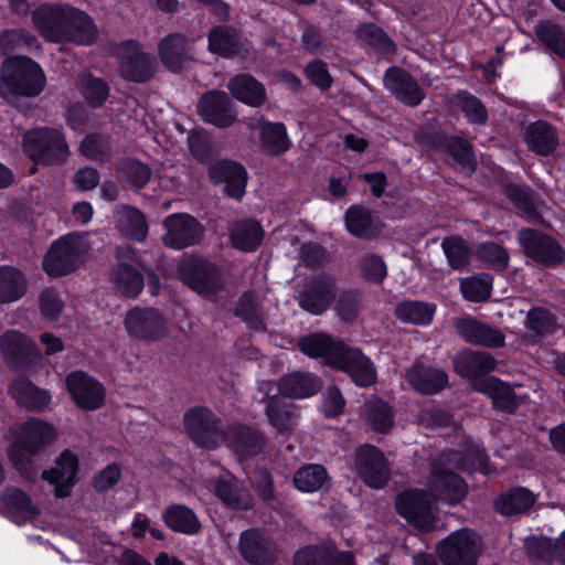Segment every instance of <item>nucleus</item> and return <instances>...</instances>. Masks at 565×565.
<instances>
[{
    "label": "nucleus",
    "mask_w": 565,
    "mask_h": 565,
    "mask_svg": "<svg viewBox=\"0 0 565 565\" xmlns=\"http://www.w3.org/2000/svg\"><path fill=\"white\" fill-rule=\"evenodd\" d=\"M0 81L12 96L36 97L46 84L41 65L25 55H12L1 64Z\"/></svg>",
    "instance_id": "nucleus-1"
},
{
    "label": "nucleus",
    "mask_w": 565,
    "mask_h": 565,
    "mask_svg": "<svg viewBox=\"0 0 565 565\" xmlns=\"http://www.w3.org/2000/svg\"><path fill=\"white\" fill-rule=\"evenodd\" d=\"M183 426L191 440L206 449L218 447L226 435L221 419L205 406L189 408L183 415Z\"/></svg>",
    "instance_id": "nucleus-2"
},
{
    "label": "nucleus",
    "mask_w": 565,
    "mask_h": 565,
    "mask_svg": "<svg viewBox=\"0 0 565 565\" xmlns=\"http://www.w3.org/2000/svg\"><path fill=\"white\" fill-rule=\"evenodd\" d=\"M179 275L184 285L204 297H212L223 288L220 269L204 258L183 257L179 264Z\"/></svg>",
    "instance_id": "nucleus-3"
},
{
    "label": "nucleus",
    "mask_w": 565,
    "mask_h": 565,
    "mask_svg": "<svg viewBox=\"0 0 565 565\" xmlns=\"http://www.w3.org/2000/svg\"><path fill=\"white\" fill-rule=\"evenodd\" d=\"M156 58L142 50L137 40H124L118 52V70L122 79L129 83L143 84L156 73Z\"/></svg>",
    "instance_id": "nucleus-4"
},
{
    "label": "nucleus",
    "mask_w": 565,
    "mask_h": 565,
    "mask_svg": "<svg viewBox=\"0 0 565 565\" xmlns=\"http://www.w3.org/2000/svg\"><path fill=\"white\" fill-rule=\"evenodd\" d=\"M86 252V245L79 236H64L52 244L43 262L44 269L53 277L67 275L78 266Z\"/></svg>",
    "instance_id": "nucleus-5"
},
{
    "label": "nucleus",
    "mask_w": 565,
    "mask_h": 565,
    "mask_svg": "<svg viewBox=\"0 0 565 565\" xmlns=\"http://www.w3.org/2000/svg\"><path fill=\"white\" fill-rule=\"evenodd\" d=\"M437 554L444 565H477L479 539L470 530H459L438 543Z\"/></svg>",
    "instance_id": "nucleus-6"
},
{
    "label": "nucleus",
    "mask_w": 565,
    "mask_h": 565,
    "mask_svg": "<svg viewBox=\"0 0 565 565\" xmlns=\"http://www.w3.org/2000/svg\"><path fill=\"white\" fill-rule=\"evenodd\" d=\"M354 467L360 479L372 489L384 488L391 479V468L384 452L373 445L356 448Z\"/></svg>",
    "instance_id": "nucleus-7"
},
{
    "label": "nucleus",
    "mask_w": 565,
    "mask_h": 565,
    "mask_svg": "<svg viewBox=\"0 0 565 565\" xmlns=\"http://www.w3.org/2000/svg\"><path fill=\"white\" fill-rule=\"evenodd\" d=\"M519 242L525 255L543 266L554 267L565 259V250L559 243L537 230H520Z\"/></svg>",
    "instance_id": "nucleus-8"
},
{
    "label": "nucleus",
    "mask_w": 565,
    "mask_h": 565,
    "mask_svg": "<svg viewBox=\"0 0 565 565\" xmlns=\"http://www.w3.org/2000/svg\"><path fill=\"white\" fill-rule=\"evenodd\" d=\"M201 119L216 128H228L237 120V113L231 96L220 89H210L198 102Z\"/></svg>",
    "instance_id": "nucleus-9"
},
{
    "label": "nucleus",
    "mask_w": 565,
    "mask_h": 565,
    "mask_svg": "<svg viewBox=\"0 0 565 565\" xmlns=\"http://www.w3.org/2000/svg\"><path fill=\"white\" fill-rule=\"evenodd\" d=\"M127 333L137 340L157 341L164 337L167 321L158 309L135 307L124 320Z\"/></svg>",
    "instance_id": "nucleus-10"
},
{
    "label": "nucleus",
    "mask_w": 565,
    "mask_h": 565,
    "mask_svg": "<svg viewBox=\"0 0 565 565\" xmlns=\"http://www.w3.org/2000/svg\"><path fill=\"white\" fill-rule=\"evenodd\" d=\"M163 225L167 233L162 242L167 247L183 249L201 241L203 227L199 221L189 214H171L166 217Z\"/></svg>",
    "instance_id": "nucleus-11"
},
{
    "label": "nucleus",
    "mask_w": 565,
    "mask_h": 565,
    "mask_svg": "<svg viewBox=\"0 0 565 565\" xmlns=\"http://www.w3.org/2000/svg\"><path fill=\"white\" fill-rule=\"evenodd\" d=\"M238 552L249 565H273L277 561L275 543L258 529H248L241 533Z\"/></svg>",
    "instance_id": "nucleus-12"
},
{
    "label": "nucleus",
    "mask_w": 565,
    "mask_h": 565,
    "mask_svg": "<svg viewBox=\"0 0 565 565\" xmlns=\"http://www.w3.org/2000/svg\"><path fill=\"white\" fill-rule=\"evenodd\" d=\"M384 87L403 105L419 106L426 97L425 90L406 70L390 66L383 76Z\"/></svg>",
    "instance_id": "nucleus-13"
},
{
    "label": "nucleus",
    "mask_w": 565,
    "mask_h": 565,
    "mask_svg": "<svg viewBox=\"0 0 565 565\" xmlns=\"http://www.w3.org/2000/svg\"><path fill=\"white\" fill-rule=\"evenodd\" d=\"M397 513L415 527L428 532L434 527L431 508L422 490H407L396 498Z\"/></svg>",
    "instance_id": "nucleus-14"
},
{
    "label": "nucleus",
    "mask_w": 565,
    "mask_h": 565,
    "mask_svg": "<svg viewBox=\"0 0 565 565\" xmlns=\"http://www.w3.org/2000/svg\"><path fill=\"white\" fill-rule=\"evenodd\" d=\"M70 4H40L32 12V22L40 35L52 43L63 42L65 35V20L67 19Z\"/></svg>",
    "instance_id": "nucleus-15"
},
{
    "label": "nucleus",
    "mask_w": 565,
    "mask_h": 565,
    "mask_svg": "<svg viewBox=\"0 0 565 565\" xmlns=\"http://www.w3.org/2000/svg\"><path fill=\"white\" fill-rule=\"evenodd\" d=\"M455 329L461 339L472 345L500 349L505 344V335L499 328L471 316L458 318L455 322Z\"/></svg>",
    "instance_id": "nucleus-16"
},
{
    "label": "nucleus",
    "mask_w": 565,
    "mask_h": 565,
    "mask_svg": "<svg viewBox=\"0 0 565 565\" xmlns=\"http://www.w3.org/2000/svg\"><path fill=\"white\" fill-rule=\"evenodd\" d=\"M66 386L76 405L83 409H98L105 401L104 386L85 372L75 371L68 374Z\"/></svg>",
    "instance_id": "nucleus-17"
},
{
    "label": "nucleus",
    "mask_w": 565,
    "mask_h": 565,
    "mask_svg": "<svg viewBox=\"0 0 565 565\" xmlns=\"http://www.w3.org/2000/svg\"><path fill=\"white\" fill-rule=\"evenodd\" d=\"M427 486L434 499L450 504L460 502L467 495L465 480L448 468L435 467L428 478Z\"/></svg>",
    "instance_id": "nucleus-18"
},
{
    "label": "nucleus",
    "mask_w": 565,
    "mask_h": 565,
    "mask_svg": "<svg viewBox=\"0 0 565 565\" xmlns=\"http://www.w3.org/2000/svg\"><path fill=\"white\" fill-rule=\"evenodd\" d=\"M223 441L239 459L258 455L265 446V439L260 431L241 424L231 425Z\"/></svg>",
    "instance_id": "nucleus-19"
},
{
    "label": "nucleus",
    "mask_w": 565,
    "mask_h": 565,
    "mask_svg": "<svg viewBox=\"0 0 565 565\" xmlns=\"http://www.w3.org/2000/svg\"><path fill=\"white\" fill-rule=\"evenodd\" d=\"M209 174L214 183H225V193L241 199L245 193L247 172L245 168L232 160H220L210 166Z\"/></svg>",
    "instance_id": "nucleus-20"
},
{
    "label": "nucleus",
    "mask_w": 565,
    "mask_h": 565,
    "mask_svg": "<svg viewBox=\"0 0 565 565\" xmlns=\"http://www.w3.org/2000/svg\"><path fill=\"white\" fill-rule=\"evenodd\" d=\"M227 88L234 99L252 108H260L268 100L265 85L249 73L231 77Z\"/></svg>",
    "instance_id": "nucleus-21"
},
{
    "label": "nucleus",
    "mask_w": 565,
    "mask_h": 565,
    "mask_svg": "<svg viewBox=\"0 0 565 565\" xmlns=\"http://www.w3.org/2000/svg\"><path fill=\"white\" fill-rule=\"evenodd\" d=\"M504 194L516 207L519 214L529 223H544L540 209L545 206V202L530 186L509 183L504 186Z\"/></svg>",
    "instance_id": "nucleus-22"
},
{
    "label": "nucleus",
    "mask_w": 565,
    "mask_h": 565,
    "mask_svg": "<svg viewBox=\"0 0 565 565\" xmlns=\"http://www.w3.org/2000/svg\"><path fill=\"white\" fill-rule=\"evenodd\" d=\"M525 340L527 343H541L547 337H551L559 329L557 317L544 307H533L526 313L524 319Z\"/></svg>",
    "instance_id": "nucleus-23"
},
{
    "label": "nucleus",
    "mask_w": 565,
    "mask_h": 565,
    "mask_svg": "<svg viewBox=\"0 0 565 565\" xmlns=\"http://www.w3.org/2000/svg\"><path fill=\"white\" fill-rule=\"evenodd\" d=\"M214 492L223 504L230 509L249 510L253 508L254 498L252 493L232 475L218 478L214 484Z\"/></svg>",
    "instance_id": "nucleus-24"
},
{
    "label": "nucleus",
    "mask_w": 565,
    "mask_h": 565,
    "mask_svg": "<svg viewBox=\"0 0 565 565\" xmlns=\"http://www.w3.org/2000/svg\"><path fill=\"white\" fill-rule=\"evenodd\" d=\"M64 30L65 35H63V42L68 41L79 45H90L95 43L98 34L92 17L72 6H70Z\"/></svg>",
    "instance_id": "nucleus-25"
},
{
    "label": "nucleus",
    "mask_w": 565,
    "mask_h": 565,
    "mask_svg": "<svg viewBox=\"0 0 565 565\" xmlns=\"http://www.w3.org/2000/svg\"><path fill=\"white\" fill-rule=\"evenodd\" d=\"M441 461L465 472L479 470L484 475L490 473L489 457L484 448L477 444L469 445L463 452L458 450L444 451Z\"/></svg>",
    "instance_id": "nucleus-26"
},
{
    "label": "nucleus",
    "mask_w": 565,
    "mask_h": 565,
    "mask_svg": "<svg viewBox=\"0 0 565 565\" xmlns=\"http://www.w3.org/2000/svg\"><path fill=\"white\" fill-rule=\"evenodd\" d=\"M477 391L486 394L491 399L493 408L499 412L513 414L520 405V398L513 387L498 377L482 380L477 385Z\"/></svg>",
    "instance_id": "nucleus-27"
},
{
    "label": "nucleus",
    "mask_w": 565,
    "mask_h": 565,
    "mask_svg": "<svg viewBox=\"0 0 565 565\" xmlns=\"http://www.w3.org/2000/svg\"><path fill=\"white\" fill-rule=\"evenodd\" d=\"M77 473V458L71 451H64L50 471H43V478L55 486V495L65 498L75 484Z\"/></svg>",
    "instance_id": "nucleus-28"
},
{
    "label": "nucleus",
    "mask_w": 565,
    "mask_h": 565,
    "mask_svg": "<svg viewBox=\"0 0 565 565\" xmlns=\"http://www.w3.org/2000/svg\"><path fill=\"white\" fill-rule=\"evenodd\" d=\"M536 501L535 494L526 488L513 487L500 493L493 501L494 510L504 516L527 513Z\"/></svg>",
    "instance_id": "nucleus-29"
},
{
    "label": "nucleus",
    "mask_w": 565,
    "mask_h": 565,
    "mask_svg": "<svg viewBox=\"0 0 565 565\" xmlns=\"http://www.w3.org/2000/svg\"><path fill=\"white\" fill-rule=\"evenodd\" d=\"M0 502L17 523L32 520L40 513L30 495L15 487H7L1 493Z\"/></svg>",
    "instance_id": "nucleus-30"
},
{
    "label": "nucleus",
    "mask_w": 565,
    "mask_h": 565,
    "mask_svg": "<svg viewBox=\"0 0 565 565\" xmlns=\"http://www.w3.org/2000/svg\"><path fill=\"white\" fill-rule=\"evenodd\" d=\"M0 349L7 364L19 370L23 367L32 354V343L18 331H7L0 338Z\"/></svg>",
    "instance_id": "nucleus-31"
},
{
    "label": "nucleus",
    "mask_w": 565,
    "mask_h": 565,
    "mask_svg": "<svg viewBox=\"0 0 565 565\" xmlns=\"http://www.w3.org/2000/svg\"><path fill=\"white\" fill-rule=\"evenodd\" d=\"M158 55L162 65L171 72H179L188 61V41L181 33H170L158 43Z\"/></svg>",
    "instance_id": "nucleus-32"
},
{
    "label": "nucleus",
    "mask_w": 565,
    "mask_h": 565,
    "mask_svg": "<svg viewBox=\"0 0 565 565\" xmlns=\"http://www.w3.org/2000/svg\"><path fill=\"white\" fill-rule=\"evenodd\" d=\"M407 379L414 390L425 395L436 394L448 385L446 372L424 364L412 366Z\"/></svg>",
    "instance_id": "nucleus-33"
},
{
    "label": "nucleus",
    "mask_w": 565,
    "mask_h": 565,
    "mask_svg": "<svg viewBox=\"0 0 565 565\" xmlns=\"http://www.w3.org/2000/svg\"><path fill=\"white\" fill-rule=\"evenodd\" d=\"M455 370L462 377H478L492 372L497 362L486 351L466 350L455 358Z\"/></svg>",
    "instance_id": "nucleus-34"
},
{
    "label": "nucleus",
    "mask_w": 565,
    "mask_h": 565,
    "mask_svg": "<svg viewBox=\"0 0 565 565\" xmlns=\"http://www.w3.org/2000/svg\"><path fill=\"white\" fill-rule=\"evenodd\" d=\"M230 236L235 248L250 253L255 252L263 242L264 230L253 220H241L232 223Z\"/></svg>",
    "instance_id": "nucleus-35"
},
{
    "label": "nucleus",
    "mask_w": 565,
    "mask_h": 565,
    "mask_svg": "<svg viewBox=\"0 0 565 565\" xmlns=\"http://www.w3.org/2000/svg\"><path fill=\"white\" fill-rule=\"evenodd\" d=\"M9 391L19 405L31 411H42L51 401L46 391L38 388L25 377L15 379L10 384Z\"/></svg>",
    "instance_id": "nucleus-36"
},
{
    "label": "nucleus",
    "mask_w": 565,
    "mask_h": 565,
    "mask_svg": "<svg viewBox=\"0 0 565 565\" xmlns=\"http://www.w3.org/2000/svg\"><path fill=\"white\" fill-rule=\"evenodd\" d=\"M53 438V428L41 419L31 418L22 426L20 443L12 448H21L30 455H35Z\"/></svg>",
    "instance_id": "nucleus-37"
},
{
    "label": "nucleus",
    "mask_w": 565,
    "mask_h": 565,
    "mask_svg": "<svg viewBox=\"0 0 565 565\" xmlns=\"http://www.w3.org/2000/svg\"><path fill=\"white\" fill-rule=\"evenodd\" d=\"M355 349L339 338L320 332V363L324 365L341 371Z\"/></svg>",
    "instance_id": "nucleus-38"
},
{
    "label": "nucleus",
    "mask_w": 565,
    "mask_h": 565,
    "mask_svg": "<svg viewBox=\"0 0 565 565\" xmlns=\"http://www.w3.org/2000/svg\"><path fill=\"white\" fill-rule=\"evenodd\" d=\"M342 372H345L352 382L360 387H369L377 380V372L374 363L359 348L349 356Z\"/></svg>",
    "instance_id": "nucleus-39"
},
{
    "label": "nucleus",
    "mask_w": 565,
    "mask_h": 565,
    "mask_svg": "<svg viewBox=\"0 0 565 565\" xmlns=\"http://www.w3.org/2000/svg\"><path fill=\"white\" fill-rule=\"evenodd\" d=\"M209 50L224 58L239 54L242 45L237 33L226 25L214 26L207 34Z\"/></svg>",
    "instance_id": "nucleus-40"
},
{
    "label": "nucleus",
    "mask_w": 565,
    "mask_h": 565,
    "mask_svg": "<svg viewBox=\"0 0 565 565\" xmlns=\"http://www.w3.org/2000/svg\"><path fill=\"white\" fill-rule=\"evenodd\" d=\"M317 381L311 373L295 371L284 375L278 382L281 395L291 398H305L316 393Z\"/></svg>",
    "instance_id": "nucleus-41"
},
{
    "label": "nucleus",
    "mask_w": 565,
    "mask_h": 565,
    "mask_svg": "<svg viewBox=\"0 0 565 565\" xmlns=\"http://www.w3.org/2000/svg\"><path fill=\"white\" fill-rule=\"evenodd\" d=\"M356 36L379 55L393 56L397 53L396 43L382 28L373 22L361 23L356 29Z\"/></svg>",
    "instance_id": "nucleus-42"
},
{
    "label": "nucleus",
    "mask_w": 565,
    "mask_h": 565,
    "mask_svg": "<svg viewBox=\"0 0 565 565\" xmlns=\"http://www.w3.org/2000/svg\"><path fill=\"white\" fill-rule=\"evenodd\" d=\"M116 224L118 230L127 237L143 241L148 233V225L143 214L129 205H122L116 211Z\"/></svg>",
    "instance_id": "nucleus-43"
},
{
    "label": "nucleus",
    "mask_w": 565,
    "mask_h": 565,
    "mask_svg": "<svg viewBox=\"0 0 565 565\" xmlns=\"http://www.w3.org/2000/svg\"><path fill=\"white\" fill-rule=\"evenodd\" d=\"M23 151L40 164H60L68 157L67 143H22Z\"/></svg>",
    "instance_id": "nucleus-44"
},
{
    "label": "nucleus",
    "mask_w": 565,
    "mask_h": 565,
    "mask_svg": "<svg viewBox=\"0 0 565 565\" xmlns=\"http://www.w3.org/2000/svg\"><path fill=\"white\" fill-rule=\"evenodd\" d=\"M114 282L116 289L121 295L128 298H135L141 292L145 286V278L135 267L120 263L114 269Z\"/></svg>",
    "instance_id": "nucleus-45"
},
{
    "label": "nucleus",
    "mask_w": 565,
    "mask_h": 565,
    "mask_svg": "<svg viewBox=\"0 0 565 565\" xmlns=\"http://www.w3.org/2000/svg\"><path fill=\"white\" fill-rule=\"evenodd\" d=\"M286 396L274 395L268 399L266 415L270 424L280 433L289 431L294 426V404Z\"/></svg>",
    "instance_id": "nucleus-46"
},
{
    "label": "nucleus",
    "mask_w": 565,
    "mask_h": 565,
    "mask_svg": "<svg viewBox=\"0 0 565 565\" xmlns=\"http://www.w3.org/2000/svg\"><path fill=\"white\" fill-rule=\"evenodd\" d=\"M435 306L418 300H405L395 308L398 320L418 326H427L433 321Z\"/></svg>",
    "instance_id": "nucleus-47"
},
{
    "label": "nucleus",
    "mask_w": 565,
    "mask_h": 565,
    "mask_svg": "<svg viewBox=\"0 0 565 565\" xmlns=\"http://www.w3.org/2000/svg\"><path fill=\"white\" fill-rule=\"evenodd\" d=\"M26 281L23 274L14 267H0V303L20 299L25 291Z\"/></svg>",
    "instance_id": "nucleus-48"
},
{
    "label": "nucleus",
    "mask_w": 565,
    "mask_h": 565,
    "mask_svg": "<svg viewBox=\"0 0 565 565\" xmlns=\"http://www.w3.org/2000/svg\"><path fill=\"white\" fill-rule=\"evenodd\" d=\"M362 302L363 291L350 288L341 290L332 305L333 310L341 321L352 323L361 312Z\"/></svg>",
    "instance_id": "nucleus-49"
},
{
    "label": "nucleus",
    "mask_w": 565,
    "mask_h": 565,
    "mask_svg": "<svg viewBox=\"0 0 565 565\" xmlns=\"http://www.w3.org/2000/svg\"><path fill=\"white\" fill-rule=\"evenodd\" d=\"M166 524L175 532L194 534L200 530L195 514L184 505H172L163 513Z\"/></svg>",
    "instance_id": "nucleus-50"
},
{
    "label": "nucleus",
    "mask_w": 565,
    "mask_h": 565,
    "mask_svg": "<svg viewBox=\"0 0 565 565\" xmlns=\"http://www.w3.org/2000/svg\"><path fill=\"white\" fill-rule=\"evenodd\" d=\"M457 106L465 118L473 125L483 126L489 119L488 109L480 98L467 89H460L455 95Z\"/></svg>",
    "instance_id": "nucleus-51"
},
{
    "label": "nucleus",
    "mask_w": 565,
    "mask_h": 565,
    "mask_svg": "<svg viewBox=\"0 0 565 565\" xmlns=\"http://www.w3.org/2000/svg\"><path fill=\"white\" fill-rule=\"evenodd\" d=\"M535 35L550 51L565 60V30L559 24L541 22L535 28Z\"/></svg>",
    "instance_id": "nucleus-52"
},
{
    "label": "nucleus",
    "mask_w": 565,
    "mask_h": 565,
    "mask_svg": "<svg viewBox=\"0 0 565 565\" xmlns=\"http://www.w3.org/2000/svg\"><path fill=\"white\" fill-rule=\"evenodd\" d=\"M344 218L347 228L353 236L369 238L374 234L372 214L367 209L353 205L347 210Z\"/></svg>",
    "instance_id": "nucleus-53"
},
{
    "label": "nucleus",
    "mask_w": 565,
    "mask_h": 565,
    "mask_svg": "<svg viewBox=\"0 0 565 565\" xmlns=\"http://www.w3.org/2000/svg\"><path fill=\"white\" fill-rule=\"evenodd\" d=\"M358 268L361 278L372 285L381 286L387 276V267L383 257L374 253L360 256Z\"/></svg>",
    "instance_id": "nucleus-54"
},
{
    "label": "nucleus",
    "mask_w": 565,
    "mask_h": 565,
    "mask_svg": "<svg viewBox=\"0 0 565 565\" xmlns=\"http://www.w3.org/2000/svg\"><path fill=\"white\" fill-rule=\"evenodd\" d=\"M441 248L447 257L449 266L455 270L466 268L471 262V250L467 242L459 236L446 237L441 242Z\"/></svg>",
    "instance_id": "nucleus-55"
},
{
    "label": "nucleus",
    "mask_w": 565,
    "mask_h": 565,
    "mask_svg": "<svg viewBox=\"0 0 565 565\" xmlns=\"http://www.w3.org/2000/svg\"><path fill=\"white\" fill-rule=\"evenodd\" d=\"M366 419L371 428L380 434H387L394 426V414L391 406L376 399L366 406Z\"/></svg>",
    "instance_id": "nucleus-56"
},
{
    "label": "nucleus",
    "mask_w": 565,
    "mask_h": 565,
    "mask_svg": "<svg viewBox=\"0 0 565 565\" xmlns=\"http://www.w3.org/2000/svg\"><path fill=\"white\" fill-rule=\"evenodd\" d=\"M234 313L241 318L247 326L256 331L265 330V323L260 313L259 305L254 294L245 292L239 298Z\"/></svg>",
    "instance_id": "nucleus-57"
},
{
    "label": "nucleus",
    "mask_w": 565,
    "mask_h": 565,
    "mask_svg": "<svg viewBox=\"0 0 565 565\" xmlns=\"http://www.w3.org/2000/svg\"><path fill=\"white\" fill-rule=\"evenodd\" d=\"M109 86L103 79L92 74L83 78L81 83V94L88 106L93 108L102 107L109 96Z\"/></svg>",
    "instance_id": "nucleus-58"
},
{
    "label": "nucleus",
    "mask_w": 565,
    "mask_h": 565,
    "mask_svg": "<svg viewBox=\"0 0 565 565\" xmlns=\"http://www.w3.org/2000/svg\"><path fill=\"white\" fill-rule=\"evenodd\" d=\"M463 297L473 302L486 301L491 295V277L482 275L468 278L460 285Z\"/></svg>",
    "instance_id": "nucleus-59"
},
{
    "label": "nucleus",
    "mask_w": 565,
    "mask_h": 565,
    "mask_svg": "<svg viewBox=\"0 0 565 565\" xmlns=\"http://www.w3.org/2000/svg\"><path fill=\"white\" fill-rule=\"evenodd\" d=\"M447 152L452 161L458 166L460 171L467 175H471L477 168L476 156L472 151L471 143H445Z\"/></svg>",
    "instance_id": "nucleus-60"
},
{
    "label": "nucleus",
    "mask_w": 565,
    "mask_h": 565,
    "mask_svg": "<svg viewBox=\"0 0 565 565\" xmlns=\"http://www.w3.org/2000/svg\"><path fill=\"white\" fill-rule=\"evenodd\" d=\"M526 553L533 561L551 563L557 559L556 542L546 537H532L525 542Z\"/></svg>",
    "instance_id": "nucleus-61"
},
{
    "label": "nucleus",
    "mask_w": 565,
    "mask_h": 565,
    "mask_svg": "<svg viewBox=\"0 0 565 565\" xmlns=\"http://www.w3.org/2000/svg\"><path fill=\"white\" fill-rule=\"evenodd\" d=\"M124 179L136 189L143 188L150 180L151 170L139 160L127 159L121 163Z\"/></svg>",
    "instance_id": "nucleus-62"
},
{
    "label": "nucleus",
    "mask_w": 565,
    "mask_h": 565,
    "mask_svg": "<svg viewBox=\"0 0 565 565\" xmlns=\"http://www.w3.org/2000/svg\"><path fill=\"white\" fill-rule=\"evenodd\" d=\"M479 257L490 267L504 270L508 267L509 254L500 245L493 242L483 243L479 247Z\"/></svg>",
    "instance_id": "nucleus-63"
},
{
    "label": "nucleus",
    "mask_w": 565,
    "mask_h": 565,
    "mask_svg": "<svg viewBox=\"0 0 565 565\" xmlns=\"http://www.w3.org/2000/svg\"><path fill=\"white\" fill-rule=\"evenodd\" d=\"M253 127L259 130V141H290L287 128L282 122L268 121L260 116Z\"/></svg>",
    "instance_id": "nucleus-64"
}]
</instances>
